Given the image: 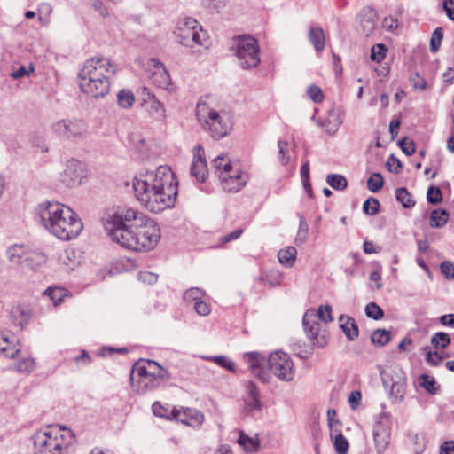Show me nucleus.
Here are the masks:
<instances>
[{
    "mask_svg": "<svg viewBox=\"0 0 454 454\" xmlns=\"http://www.w3.org/2000/svg\"><path fill=\"white\" fill-rule=\"evenodd\" d=\"M102 223L112 240L129 250L150 251L160 239L158 224L145 214L133 208L107 212L102 217Z\"/></svg>",
    "mask_w": 454,
    "mask_h": 454,
    "instance_id": "f257e3e1",
    "label": "nucleus"
},
{
    "mask_svg": "<svg viewBox=\"0 0 454 454\" xmlns=\"http://www.w3.org/2000/svg\"><path fill=\"white\" fill-rule=\"evenodd\" d=\"M427 200L429 204L437 205L442 201V192L437 186L431 185L427 189Z\"/></svg>",
    "mask_w": 454,
    "mask_h": 454,
    "instance_id": "49530a36",
    "label": "nucleus"
},
{
    "mask_svg": "<svg viewBox=\"0 0 454 454\" xmlns=\"http://www.w3.org/2000/svg\"><path fill=\"white\" fill-rule=\"evenodd\" d=\"M339 321L340 326L347 339L350 341L356 340L359 335V329L355 319L349 316L340 315Z\"/></svg>",
    "mask_w": 454,
    "mask_h": 454,
    "instance_id": "5701e85b",
    "label": "nucleus"
},
{
    "mask_svg": "<svg viewBox=\"0 0 454 454\" xmlns=\"http://www.w3.org/2000/svg\"><path fill=\"white\" fill-rule=\"evenodd\" d=\"M398 145L402 151L408 156L412 155L416 152V146L412 140H409L407 137L398 141Z\"/></svg>",
    "mask_w": 454,
    "mask_h": 454,
    "instance_id": "4d7b16f0",
    "label": "nucleus"
},
{
    "mask_svg": "<svg viewBox=\"0 0 454 454\" xmlns=\"http://www.w3.org/2000/svg\"><path fill=\"white\" fill-rule=\"evenodd\" d=\"M278 149H279L278 155H279L281 163L283 165H286L289 162V157L286 156V154L288 153V151H287L288 144L286 141L279 140L278 143Z\"/></svg>",
    "mask_w": 454,
    "mask_h": 454,
    "instance_id": "052dcab7",
    "label": "nucleus"
},
{
    "mask_svg": "<svg viewBox=\"0 0 454 454\" xmlns=\"http://www.w3.org/2000/svg\"><path fill=\"white\" fill-rule=\"evenodd\" d=\"M201 32V27H200V30H190V28L187 27H178L176 35L180 44L192 47L193 44L203 45Z\"/></svg>",
    "mask_w": 454,
    "mask_h": 454,
    "instance_id": "412c9836",
    "label": "nucleus"
},
{
    "mask_svg": "<svg viewBox=\"0 0 454 454\" xmlns=\"http://www.w3.org/2000/svg\"><path fill=\"white\" fill-rule=\"evenodd\" d=\"M387 48L383 43H378L372 47L371 59L374 62L380 63L386 57Z\"/></svg>",
    "mask_w": 454,
    "mask_h": 454,
    "instance_id": "a18cd8bd",
    "label": "nucleus"
},
{
    "mask_svg": "<svg viewBox=\"0 0 454 454\" xmlns=\"http://www.w3.org/2000/svg\"><path fill=\"white\" fill-rule=\"evenodd\" d=\"M177 181L172 169L160 166L154 171H146L133 180L134 193L137 200L153 213L161 212L175 205Z\"/></svg>",
    "mask_w": 454,
    "mask_h": 454,
    "instance_id": "f03ea898",
    "label": "nucleus"
},
{
    "mask_svg": "<svg viewBox=\"0 0 454 454\" xmlns=\"http://www.w3.org/2000/svg\"><path fill=\"white\" fill-rule=\"evenodd\" d=\"M309 236V224L303 215H299V229L294 239V243L297 246L303 245Z\"/></svg>",
    "mask_w": 454,
    "mask_h": 454,
    "instance_id": "473e14b6",
    "label": "nucleus"
},
{
    "mask_svg": "<svg viewBox=\"0 0 454 454\" xmlns=\"http://www.w3.org/2000/svg\"><path fill=\"white\" fill-rule=\"evenodd\" d=\"M308 37L316 51L321 52L325 49V35L322 27L311 26L309 30Z\"/></svg>",
    "mask_w": 454,
    "mask_h": 454,
    "instance_id": "393cba45",
    "label": "nucleus"
},
{
    "mask_svg": "<svg viewBox=\"0 0 454 454\" xmlns=\"http://www.w3.org/2000/svg\"><path fill=\"white\" fill-rule=\"evenodd\" d=\"M440 454H454V441H447L441 445Z\"/></svg>",
    "mask_w": 454,
    "mask_h": 454,
    "instance_id": "774afa93",
    "label": "nucleus"
},
{
    "mask_svg": "<svg viewBox=\"0 0 454 454\" xmlns=\"http://www.w3.org/2000/svg\"><path fill=\"white\" fill-rule=\"evenodd\" d=\"M382 27L387 31H394L398 27V20L392 16L385 17L382 20Z\"/></svg>",
    "mask_w": 454,
    "mask_h": 454,
    "instance_id": "69168bd1",
    "label": "nucleus"
},
{
    "mask_svg": "<svg viewBox=\"0 0 454 454\" xmlns=\"http://www.w3.org/2000/svg\"><path fill=\"white\" fill-rule=\"evenodd\" d=\"M360 32L366 37L372 36L378 30L377 12L369 6L364 7L356 16Z\"/></svg>",
    "mask_w": 454,
    "mask_h": 454,
    "instance_id": "4468645a",
    "label": "nucleus"
},
{
    "mask_svg": "<svg viewBox=\"0 0 454 454\" xmlns=\"http://www.w3.org/2000/svg\"><path fill=\"white\" fill-rule=\"evenodd\" d=\"M395 199L404 208H411L415 206L412 195L405 187H399L395 190Z\"/></svg>",
    "mask_w": 454,
    "mask_h": 454,
    "instance_id": "2f4dec72",
    "label": "nucleus"
},
{
    "mask_svg": "<svg viewBox=\"0 0 454 454\" xmlns=\"http://www.w3.org/2000/svg\"><path fill=\"white\" fill-rule=\"evenodd\" d=\"M244 357L247 362L252 373L262 382L268 383L270 376L263 368L265 357L255 351L246 353Z\"/></svg>",
    "mask_w": 454,
    "mask_h": 454,
    "instance_id": "dca6fc26",
    "label": "nucleus"
},
{
    "mask_svg": "<svg viewBox=\"0 0 454 454\" xmlns=\"http://www.w3.org/2000/svg\"><path fill=\"white\" fill-rule=\"evenodd\" d=\"M317 317L325 323L332 322L333 320L332 317V307L330 305H320L316 317Z\"/></svg>",
    "mask_w": 454,
    "mask_h": 454,
    "instance_id": "6e6d98bb",
    "label": "nucleus"
},
{
    "mask_svg": "<svg viewBox=\"0 0 454 454\" xmlns=\"http://www.w3.org/2000/svg\"><path fill=\"white\" fill-rule=\"evenodd\" d=\"M33 439L35 454H72L74 451V434L65 427L38 431Z\"/></svg>",
    "mask_w": 454,
    "mask_h": 454,
    "instance_id": "20e7f679",
    "label": "nucleus"
},
{
    "mask_svg": "<svg viewBox=\"0 0 454 454\" xmlns=\"http://www.w3.org/2000/svg\"><path fill=\"white\" fill-rule=\"evenodd\" d=\"M204 296H205L204 290H202L199 287H191L184 292V294L183 295V299L186 302L194 301V303H195L197 301L202 300V298Z\"/></svg>",
    "mask_w": 454,
    "mask_h": 454,
    "instance_id": "a19ab883",
    "label": "nucleus"
},
{
    "mask_svg": "<svg viewBox=\"0 0 454 454\" xmlns=\"http://www.w3.org/2000/svg\"><path fill=\"white\" fill-rule=\"evenodd\" d=\"M443 10L446 13V16L454 21V0H444L443 1Z\"/></svg>",
    "mask_w": 454,
    "mask_h": 454,
    "instance_id": "338daca9",
    "label": "nucleus"
},
{
    "mask_svg": "<svg viewBox=\"0 0 454 454\" xmlns=\"http://www.w3.org/2000/svg\"><path fill=\"white\" fill-rule=\"evenodd\" d=\"M380 201L376 198H369L363 204V211L368 215H375L380 211Z\"/></svg>",
    "mask_w": 454,
    "mask_h": 454,
    "instance_id": "c03bdc74",
    "label": "nucleus"
},
{
    "mask_svg": "<svg viewBox=\"0 0 454 454\" xmlns=\"http://www.w3.org/2000/svg\"><path fill=\"white\" fill-rule=\"evenodd\" d=\"M423 350L425 352L426 362L432 366H438L444 358V356L437 351H432L429 347H425Z\"/></svg>",
    "mask_w": 454,
    "mask_h": 454,
    "instance_id": "37998d69",
    "label": "nucleus"
},
{
    "mask_svg": "<svg viewBox=\"0 0 454 454\" xmlns=\"http://www.w3.org/2000/svg\"><path fill=\"white\" fill-rule=\"evenodd\" d=\"M213 166L217 176L221 173L225 175L227 172H232L231 160L223 154L218 155L213 160Z\"/></svg>",
    "mask_w": 454,
    "mask_h": 454,
    "instance_id": "7c9ffc66",
    "label": "nucleus"
},
{
    "mask_svg": "<svg viewBox=\"0 0 454 454\" xmlns=\"http://www.w3.org/2000/svg\"><path fill=\"white\" fill-rule=\"evenodd\" d=\"M449 220V213L446 209L438 208L432 211L430 215V225L433 228L444 226Z\"/></svg>",
    "mask_w": 454,
    "mask_h": 454,
    "instance_id": "cd10ccee",
    "label": "nucleus"
},
{
    "mask_svg": "<svg viewBox=\"0 0 454 454\" xmlns=\"http://www.w3.org/2000/svg\"><path fill=\"white\" fill-rule=\"evenodd\" d=\"M307 95L314 103H320L324 99L322 90L315 84H311L308 87Z\"/></svg>",
    "mask_w": 454,
    "mask_h": 454,
    "instance_id": "864d4df0",
    "label": "nucleus"
},
{
    "mask_svg": "<svg viewBox=\"0 0 454 454\" xmlns=\"http://www.w3.org/2000/svg\"><path fill=\"white\" fill-rule=\"evenodd\" d=\"M348 446V442L342 434H339L335 436L334 448L338 454H347Z\"/></svg>",
    "mask_w": 454,
    "mask_h": 454,
    "instance_id": "3c124183",
    "label": "nucleus"
},
{
    "mask_svg": "<svg viewBox=\"0 0 454 454\" xmlns=\"http://www.w3.org/2000/svg\"><path fill=\"white\" fill-rule=\"evenodd\" d=\"M247 175L239 169H236L233 176H221V183L223 190L227 192H239L247 184Z\"/></svg>",
    "mask_w": 454,
    "mask_h": 454,
    "instance_id": "aec40b11",
    "label": "nucleus"
},
{
    "mask_svg": "<svg viewBox=\"0 0 454 454\" xmlns=\"http://www.w3.org/2000/svg\"><path fill=\"white\" fill-rule=\"evenodd\" d=\"M382 384L385 389L389 388L388 396L393 403H402L404 400L407 388V379L404 372L398 367L391 368L380 372Z\"/></svg>",
    "mask_w": 454,
    "mask_h": 454,
    "instance_id": "6e6552de",
    "label": "nucleus"
},
{
    "mask_svg": "<svg viewBox=\"0 0 454 454\" xmlns=\"http://www.w3.org/2000/svg\"><path fill=\"white\" fill-rule=\"evenodd\" d=\"M115 72L116 69L108 59L93 57L84 62L78 77L80 82L95 81L110 77L109 74H114Z\"/></svg>",
    "mask_w": 454,
    "mask_h": 454,
    "instance_id": "1a4fd4ad",
    "label": "nucleus"
},
{
    "mask_svg": "<svg viewBox=\"0 0 454 454\" xmlns=\"http://www.w3.org/2000/svg\"><path fill=\"white\" fill-rule=\"evenodd\" d=\"M268 370L278 379L291 381L294 377V363L284 352L276 351L270 355L267 362Z\"/></svg>",
    "mask_w": 454,
    "mask_h": 454,
    "instance_id": "9b49d317",
    "label": "nucleus"
},
{
    "mask_svg": "<svg viewBox=\"0 0 454 454\" xmlns=\"http://www.w3.org/2000/svg\"><path fill=\"white\" fill-rule=\"evenodd\" d=\"M152 61L155 62V67L156 68H161L162 70H159L158 72H154L153 74V82H155L159 87L163 89H169V87L172 85V81L170 78V74L166 69L163 63L160 62L156 59H153Z\"/></svg>",
    "mask_w": 454,
    "mask_h": 454,
    "instance_id": "b1692460",
    "label": "nucleus"
},
{
    "mask_svg": "<svg viewBox=\"0 0 454 454\" xmlns=\"http://www.w3.org/2000/svg\"><path fill=\"white\" fill-rule=\"evenodd\" d=\"M386 167L390 172H394L395 174H399L403 168V163L401 160L396 158L393 153L389 155Z\"/></svg>",
    "mask_w": 454,
    "mask_h": 454,
    "instance_id": "5fc2aeb1",
    "label": "nucleus"
},
{
    "mask_svg": "<svg viewBox=\"0 0 454 454\" xmlns=\"http://www.w3.org/2000/svg\"><path fill=\"white\" fill-rule=\"evenodd\" d=\"M391 340L390 333L386 329H376L371 335V341L376 346H385Z\"/></svg>",
    "mask_w": 454,
    "mask_h": 454,
    "instance_id": "72a5a7b5",
    "label": "nucleus"
},
{
    "mask_svg": "<svg viewBox=\"0 0 454 454\" xmlns=\"http://www.w3.org/2000/svg\"><path fill=\"white\" fill-rule=\"evenodd\" d=\"M238 443L245 448L247 451L254 452L259 448V441L247 435L244 432L239 433Z\"/></svg>",
    "mask_w": 454,
    "mask_h": 454,
    "instance_id": "4c0bfd02",
    "label": "nucleus"
},
{
    "mask_svg": "<svg viewBox=\"0 0 454 454\" xmlns=\"http://www.w3.org/2000/svg\"><path fill=\"white\" fill-rule=\"evenodd\" d=\"M11 319L12 323L21 328L25 327L30 318V313L28 309L22 306L13 307L11 310Z\"/></svg>",
    "mask_w": 454,
    "mask_h": 454,
    "instance_id": "a878e982",
    "label": "nucleus"
},
{
    "mask_svg": "<svg viewBox=\"0 0 454 454\" xmlns=\"http://www.w3.org/2000/svg\"><path fill=\"white\" fill-rule=\"evenodd\" d=\"M194 309L200 316H207L211 311L209 305L202 300L197 301L194 303Z\"/></svg>",
    "mask_w": 454,
    "mask_h": 454,
    "instance_id": "680f3d73",
    "label": "nucleus"
},
{
    "mask_svg": "<svg viewBox=\"0 0 454 454\" xmlns=\"http://www.w3.org/2000/svg\"><path fill=\"white\" fill-rule=\"evenodd\" d=\"M36 214L43 226L61 240L75 239L83 229L78 215L59 202L45 201L39 204Z\"/></svg>",
    "mask_w": 454,
    "mask_h": 454,
    "instance_id": "7ed1b4c3",
    "label": "nucleus"
},
{
    "mask_svg": "<svg viewBox=\"0 0 454 454\" xmlns=\"http://www.w3.org/2000/svg\"><path fill=\"white\" fill-rule=\"evenodd\" d=\"M18 339L13 334H3L0 337V353L5 357L14 358L20 352Z\"/></svg>",
    "mask_w": 454,
    "mask_h": 454,
    "instance_id": "4be33fe9",
    "label": "nucleus"
},
{
    "mask_svg": "<svg viewBox=\"0 0 454 454\" xmlns=\"http://www.w3.org/2000/svg\"><path fill=\"white\" fill-rule=\"evenodd\" d=\"M34 66L30 65L29 69H27L25 66H20L17 70L13 71L11 74V76L13 79H20L21 77H24L26 75H28L30 72H34Z\"/></svg>",
    "mask_w": 454,
    "mask_h": 454,
    "instance_id": "0e129e2a",
    "label": "nucleus"
},
{
    "mask_svg": "<svg viewBox=\"0 0 454 454\" xmlns=\"http://www.w3.org/2000/svg\"><path fill=\"white\" fill-rule=\"evenodd\" d=\"M297 250L294 247H287L286 249L278 251V261L282 265L286 267H292L295 262Z\"/></svg>",
    "mask_w": 454,
    "mask_h": 454,
    "instance_id": "bb28decb",
    "label": "nucleus"
},
{
    "mask_svg": "<svg viewBox=\"0 0 454 454\" xmlns=\"http://www.w3.org/2000/svg\"><path fill=\"white\" fill-rule=\"evenodd\" d=\"M364 312L367 317L374 320H380L384 317V310L373 301L365 306Z\"/></svg>",
    "mask_w": 454,
    "mask_h": 454,
    "instance_id": "58836bf2",
    "label": "nucleus"
},
{
    "mask_svg": "<svg viewBox=\"0 0 454 454\" xmlns=\"http://www.w3.org/2000/svg\"><path fill=\"white\" fill-rule=\"evenodd\" d=\"M232 46L239 65L244 69L255 67L260 63V47L257 40L251 35H239L234 38Z\"/></svg>",
    "mask_w": 454,
    "mask_h": 454,
    "instance_id": "423d86ee",
    "label": "nucleus"
},
{
    "mask_svg": "<svg viewBox=\"0 0 454 454\" xmlns=\"http://www.w3.org/2000/svg\"><path fill=\"white\" fill-rule=\"evenodd\" d=\"M10 260L22 267L33 269L44 263L46 262V257L43 253L28 251L22 254L12 253L10 254Z\"/></svg>",
    "mask_w": 454,
    "mask_h": 454,
    "instance_id": "a211bd4d",
    "label": "nucleus"
},
{
    "mask_svg": "<svg viewBox=\"0 0 454 454\" xmlns=\"http://www.w3.org/2000/svg\"><path fill=\"white\" fill-rule=\"evenodd\" d=\"M410 81L415 89H419V90H423L427 87L426 80L424 78L420 77L418 73H414L413 74H411Z\"/></svg>",
    "mask_w": 454,
    "mask_h": 454,
    "instance_id": "e2e57ef3",
    "label": "nucleus"
},
{
    "mask_svg": "<svg viewBox=\"0 0 454 454\" xmlns=\"http://www.w3.org/2000/svg\"><path fill=\"white\" fill-rule=\"evenodd\" d=\"M327 184L334 190L343 191L348 186L346 177L340 174H329L326 176Z\"/></svg>",
    "mask_w": 454,
    "mask_h": 454,
    "instance_id": "f704fd0d",
    "label": "nucleus"
},
{
    "mask_svg": "<svg viewBox=\"0 0 454 454\" xmlns=\"http://www.w3.org/2000/svg\"><path fill=\"white\" fill-rule=\"evenodd\" d=\"M442 274L446 279L454 278V264L450 261H444L440 265Z\"/></svg>",
    "mask_w": 454,
    "mask_h": 454,
    "instance_id": "bf43d9fd",
    "label": "nucleus"
},
{
    "mask_svg": "<svg viewBox=\"0 0 454 454\" xmlns=\"http://www.w3.org/2000/svg\"><path fill=\"white\" fill-rule=\"evenodd\" d=\"M443 39V32L442 27H436L430 39V51L432 52H437L440 49L442 41Z\"/></svg>",
    "mask_w": 454,
    "mask_h": 454,
    "instance_id": "de8ad7c7",
    "label": "nucleus"
},
{
    "mask_svg": "<svg viewBox=\"0 0 454 454\" xmlns=\"http://www.w3.org/2000/svg\"><path fill=\"white\" fill-rule=\"evenodd\" d=\"M51 129L58 137L75 142L86 138L88 134L86 123L78 119L59 121L52 124Z\"/></svg>",
    "mask_w": 454,
    "mask_h": 454,
    "instance_id": "9d476101",
    "label": "nucleus"
},
{
    "mask_svg": "<svg viewBox=\"0 0 454 454\" xmlns=\"http://www.w3.org/2000/svg\"><path fill=\"white\" fill-rule=\"evenodd\" d=\"M153 413L160 418L168 419H176L183 424H188L187 422V411L191 412L190 410L181 411L176 408L169 411L167 407H164L160 402H154L152 405Z\"/></svg>",
    "mask_w": 454,
    "mask_h": 454,
    "instance_id": "6ab92c4d",
    "label": "nucleus"
},
{
    "mask_svg": "<svg viewBox=\"0 0 454 454\" xmlns=\"http://www.w3.org/2000/svg\"><path fill=\"white\" fill-rule=\"evenodd\" d=\"M384 184V179L381 174L373 173L367 180V188L372 192H379Z\"/></svg>",
    "mask_w": 454,
    "mask_h": 454,
    "instance_id": "79ce46f5",
    "label": "nucleus"
},
{
    "mask_svg": "<svg viewBox=\"0 0 454 454\" xmlns=\"http://www.w3.org/2000/svg\"><path fill=\"white\" fill-rule=\"evenodd\" d=\"M197 117L204 129H207L212 137L220 139L228 135L231 123L226 114L210 109L206 103H198Z\"/></svg>",
    "mask_w": 454,
    "mask_h": 454,
    "instance_id": "39448f33",
    "label": "nucleus"
},
{
    "mask_svg": "<svg viewBox=\"0 0 454 454\" xmlns=\"http://www.w3.org/2000/svg\"><path fill=\"white\" fill-rule=\"evenodd\" d=\"M65 293L66 290L64 288L50 286L44 291V295L48 296L52 301L54 305H58L64 298Z\"/></svg>",
    "mask_w": 454,
    "mask_h": 454,
    "instance_id": "ea45409f",
    "label": "nucleus"
},
{
    "mask_svg": "<svg viewBox=\"0 0 454 454\" xmlns=\"http://www.w3.org/2000/svg\"><path fill=\"white\" fill-rule=\"evenodd\" d=\"M302 324L307 337L314 346L323 348L327 344V335L325 331L320 333L321 324L316 319V315L313 311L305 312Z\"/></svg>",
    "mask_w": 454,
    "mask_h": 454,
    "instance_id": "f8f14e48",
    "label": "nucleus"
},
{
    "mask_svg": "<svg viewBox=\"0 0 454 454\" xmlns=\"http://www.w3.org/2000/svg\"><path fill=\"white\" fill-rule=\"evenodd\" d=\"M451 339L445 332H437L431 338V344L435 348H446L450 344Z\"/></svg>",
    "mask_w": 454,
    "mask_h": 454,
    "instance_id": "c9c22d12",
    "label": "nucleus"
},
{
    "mask_svg": "<svg viewBox=\"0 0 454 454\" xmlns=\"http://www.w3.org/2000/svg\"><path fill=\"white\" fill-rule=\"evenodd\" d=\"M209 359L213 360L219 366L225 368L229 372H234L236 371L235 363L225 356H215Z\"/></svg>",
    "mask_w": 454,
    "mask_h": 454,
    "instance_id": "09e8293b",
    "label": "nucleus"
},
{
    "mask_svg": "<svg viewBox=\"0 0 454 454\" xmlns=\"http://www.w3.org/2000/svg\"><path fill=\"white\" fill-rule=\"evenodd\" d=\"M190 173L200 183L205 182L208 175L207 160L201 145H197L193 149V160L190 168Z\"/></svg>",
    "mask_w": 454,
    "mask_h": 454,
    "instance_id": "2eb2a0df",
    "label": "nucleus"
},
{
    "mask_svg": "<svg viewBox=\"0 0 454 454\" xmlns=\"http://www.w3.org/2000/svg\"><path fill=\"white\" fill-rule=\"evenodd\" d=\"M418 381L419 386L431 395H435L440 389V385L436 382L435 379L427 374L420 375Z\"/></svg>",
    "mask_w": 454,
    "mask_h": 454,
    "instance_id": "c756f323",
    "label": "nucleus"
},
{
    "mask_svg": "<svg viewBox=\"0 0 454 454\" xmlns=\"http://www.w3.org/2000/svg\"><path fill=\"white\" fill-rule=\"evenodd\" d=\"M150 372L149 365L146 364V360H141L136 363L130 370V383L136 381L137 379H143L145 375Z\"/></svg>",
    "mask_w": 454,
    "mask_h": 454,
    "instance_id": "c85d7f7f",
    "label": "nucleus"
},
{
    "mask_svg": "<svg viewBox=\"0 0 454 454\" xmlns=\"http://www.w3.org/2000/svg\"><path fill=\"white\" fill-rule=\"evenodd\" d=\"M372 434L377 452L379 454L384 452L389 445L391 437V427L387 413L381 414L380 419L373 427Z\"/></svg>",
    "mask_w": 454,
    "mask_h": 454,
    "instance_id": "ddd939ff",
    "label": "nucleus"
},
{
    "mask_svg": "<svg viewBox=\"0 0 454 454\" xmlns=\"http://www.w3.org/2000/svg\"><path fill=\"white\" fill-rule=\"evenodd\" d=\"M326 121L338 129L342 123L340 108L332 107L329 109L327 112Z\"/></svg>",
    "mask_w": 454,
    "mask_h": 454,
    "instance_id": "8fccbe9b",
    "label": "nucleus"
},
{
    "mask_svg": "<svg viewBox=\"0 0 454 454\" xmlns=\"http://www.w3.org/2000/svg\"><path fill=\"white\" fill-rule=\"evenodd\" d=\"M35 361L32 358H24L16 364V370L20 372H30L34 370Z\"/></svg>",
    "mask_w": 454,
    "mask_h": 454,
    "instance_id": "13d9d810",
    "label": "nucleus"
},
{
    "mask_svg": "<svg viewBox=\"0 0 454 454\" xmlns=\"http://www.w3.org/2000/svg\"><path fill=\"white\" fill-rule=\"evenodd\" d=\"M110 77L99 80L80 82V88L83 93L98 98L106 96L110 90Z\"/></svg>",
    "mask_w": 454,
    "mask_h": 454,
    "instance_id": "f3484780",
    "label": "nucleus"
},
{
    "mask_svg": "<svg viewBox=\"0 0 454 454\" xmlns=\"http://www.w3.org/2000/svg\"><path fill=\"white\" fill-rule=\"evenodd\" d=\"M135 101V97L129 90L122 89L117 94V103L121 108H130Z\"/></svg>",
    "mask_w": 454,
    "mask_h": 454,
    "instance_id": "e433bc0d",
    "label": "nucleus"
},
{
    "mask_svg": "<svg viewBox=\"0 0 454 454\" xmlns=\"http://www.w3.org/2000/svg\"><path fill=\"white\" fill-rule=\"evenodd\" d=\"M144 94L147 95L148 99H152L151 108L157 113H160L161 116H164L165 109L163 104L159 101L153 94H152L146 87L143 88Z\"/></svg>",
    "mask_w": 454,
    "mask_h": 454,
    "instance_id": "603ef678",
    "label": "nucleus"
},
{
    "mask_svg": "<svg viewBox=\"0 0 454 454\" xmlns=\"http://www.w3.org/2000/svg\"><path fill=\"white\" fill-rule=\"evenodd\" d=\"M146 364L149 365L150 372L143 379H137L131 384L133 390L137 394H145L146 392L153 391L171 379L168 371L156 361L148 359Z\"/></svg>",
    "mask_w": 454,
    "mask_h": 454,
    "instance_id": "0eeeda50",
    "label": "nucleus"
}]
</instances>
